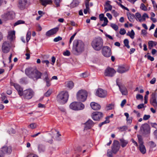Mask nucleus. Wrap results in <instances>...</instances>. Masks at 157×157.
<instances>
[{"mask_svg": "<svg viewBox=\"0 0 157 157\" xmlns=\"http://www.w3.org/2000/svg\"><path fill=\"white\" fill-rule=\"evenodd\" d=\"M84 50V43L80 40L74 41L72 52L74 54L78 55L82 53Z\"/></svg>", "mask_w": 157, "mask_h": 157, "instance_id": "nucleus-1", "label": "nucleus"}, {"mask_svg": "<svg viewBox=\"0 0 157 157\" xmlns=\"http://www.w3.org/2000/svg\"><path fill=\"white\" fill-rule=\"evenodd\" d=\"M103 41L100 37L95 38L92 41L91 45L93 48L96 51L100 50L103 47Z\"/></svg>", "mask_w": 157, "mask_h": 157, "instance_id": "nucleus-2", "label": "nucleus"}, {"mask_svg": "<svg viewBox=\"0 0 157 157\" xmlns=\"http://www.w3.org/2000/svg\"><path fill=\"white\" fill-rule=\"evenodd\" d=\"M69 94L67 91H62L60 92L57 96L56 100L60 103L64 104L67 101Z\"/></svg>", "mask_w": 157, "mask_h": 157, "instance_id": "nucleus-3", "label": "nucleus"}, {"mask_svg": "<svg viewBox=\"0 0 157 157\" xmlns=\"http://www.w3.org/2000/svg\"><path fill=\"white\" fill-rule=\"evenodd\" d=\"M87 93L86 91L81 90L77 94V98L78 100L82 102L84 101L86 99Z\"/></svg>", "mask_w": 157, "mask_h": 157, "instance_id": "nucleus-4", "label": "nucleus"}, {"mask_svg": "<svg viewBox=\"0 0 157 157\" xmlns=\"http://www.w3.org/2000/svg\"><path fill=\"white\" fill-rule=\"evenodd\" d=\"M137 137L138 140L139 146L138 149L140 152L143 154L146 153V150L145 147L144 145V142L142 136L140 135H137Z\"/></svg>", "mask_w": 157, "mask_h": 157, "instance_id": "nucleus-5", "label": "nucleus"}, {"mask_svg": "<svg viewBox=\"0 0 157 157\" xmlns=\"http://www.w3.org/2000/svg\"><path fill=\"white\" fill-rule=\"evenodd\" d=\"M70 108L73 110H78L82 109L84 108V105L80 102H74L70 105Z\"/></svg>", "mask_w": 157, "mask_h": 157, "instance_id": "nucleus-6", "label": "nucleus"}, {"mask_svg": "<svg viewBox=\"0 0 157 157\" xmlns=\"http://www.w3.org/2000/svg\"><path fill=\"white\" fill-rule=\"evenodd\" d=\"M22 94V96H23L25 99H29L32 98L34 92L31 89H29L24 90Z\"/></svg>", "mask_w": 157, "mask_h": 157, "instance_id": "nucleus-7", "label": "nucleus"}, {"mask_svg": "<svg viewBox=\"0 0 157 157\" xmlns=\"http://www.w3.org/2000/svg\"><path fill=\"white\" fill-rule=\"evenodd\" d=\"M12 147L11 146H5L0 150V157H4L6 154H10L12 152Z\"/></svg>", "mask_w": 157, "mask_h": 157, "instance_id": "nucleus-8", "label": "nucleus"}, {"mask_svg": "<svg viewBox=\"0 0 157 157\" xmlns=\"http://www.w3.org/2000/svg\"><path fill=\"white\" fill-rule=\"evenodd\" d=\"M140 131L144 135L149 134L150 133L149 125L147 123L142 124L140 128Z\"/></svg>", "mask_w": 157, "mask_h": 157, "instance_id": "nucleus-9", "label": "nucleus"}, {"mask_svg": "<svg viewBox=\"0 0 157 157\" xmlns=\"http://www.w3.org/2000/svg\"><path fill=\"white\" fill-rule=\"evenodd\" d=\"M10 42L8 41H5L2 44V51L4 53H7L10 51Z\"/></svg>", "mask_w": 157, "mask_h": 157, "instance_id": "nucleus-10", "label": "nucleus"}, {"mask_svg": "<svg viewBox=\"0 0 157 157\" xmlns=\"http://www.w3.org/2000/svg\"><path fill=\"white\" fill-rule=\"evenodd\" d=\"M36 70L32 68H28L25 70V74L29 78L33 79L35 80V78Z\"/></svg>", "mask_w": 157, "mask_h": 157, "instance_id": "nucleus-11", "label": "nucleus"}, {"mask_svg": "<svg viewBox=\"0 0 157 157\" xmlns=\"http://www.w3.org/2000/svg\"><path fill=\"white\" fill-rule=\"evenodd\" d=\"M107 92L106 90L101 88H98L96 91V95L99 97L104 98L107 96Z\"/></svg>", "mask_w": 157, "mask_h": 157, "instance_id": "nucleus-12", "label": "nucleus"}, {"mask_svg": "<svg viewBox=\"0 0 157 157\" xmlns=\"http://www.w3.org/2000/svg\"><path fill=\"white\" fill-rule=\"evenodd\" d=\"M116 71L114 69L110 67H108L105 70L104 75L105 76L113 77L116 73Z\"/></svg>", "mask_w": 157, "mask_h": 157, "instance_id": "nucleus-13", "label": "nucleus"}, {"mask_svg": "<svg viewBox=\"0 0 157 157\" xmlns=\"http://www.w3.org/2000/svg\"><path fill=\"white\" fill-rule=\"evenodd\" d=\"M15 17V13L13 11L8 12L3 16V18L4 20L7 21L9 20H11L13 19Z\"/></svg>", "mask_w": 157, "mask_h": 157, "instance_id": "nucleus-14", "label": "nucleus"}, {"mask_svg": "<svg viewBox=\"0 0 157 157\" xmlns=\"http://www.w3.org/2000/svg\"><path fill=\"white\" fill-rule=\"evenodd\" d=\"M102 53L106 57H110L111 55L110 48L108 46H104L102 48Z\"/></svg>", "mask_w": 157, "mask_h": 157, "instance_id": "nucleus-15", "label": "nucleus"}, {"mask_svg": "<svg viewBox=\"0 0 157 157\" xmlns=\"http://www.w3.org/2000/svg\"><path fill=\"white\" fill-rule=\"evenodd\" d=\"M120 147L119 141L117 140H114L112 147V150L113 152L114 153L116 154L119 150Z\"/></svg>", "mask_w": 157, "mask_h": 157, "instance_id": "nucleus-16", "label": "nucleus"}, {"mask_svg": "<svg viewBox=\"0 0 157 157\" xmlns=\"http://www.w3.org/2000/svg\"><path fill=\"white\" fill-rule=\"evenodd\" d=\"M28 0H19L18 6L21 10L25 9L27 6Z\"/></svg>", "mask_w": 157, "mask_h": 157, "instance_id": "nucleus-17", "label": "nucleus"}, {"mask_svg": "<svg viewBox=\"0 0 157 157\" xmlns=\"http://www.w3.org/2000/svg\"><path fill=\"white\" fill-rule=\"evenodd\" d=\"M129 69L128 66L124 65L120 66L118 67L117 71L120 73H123L128 71Z\"/></svg>", "mask_w": 157, "mask_h": 157, "instance_id": "nucleus-18", "label": "nucleus"}, {"mask_svg": "<svg viewBox=\"0 0 157 157\" xmlns=\"http://www.w3.org/2000/svg\"><path fill=\"white\" fill-rule=\"evenodd\" d=\"M103 114L101 112H95L93 113L92 117L95 121H98L103 117Z\"/></svg>", "mask_w": 157, "mask_h": 157, "instance_id": "nucleus-19", "label": "nucleus"}, {"mask_svg": "<svg viewBox=\"0 0 157 157\" xmlns=\"http://www.w3.org/2000/svg\"><path fill=\"white\" fill-rule=\"evenodd\" d=\"M11 85H13L18 92V94L20 96H22L23 91V88L18 84L16 83H12Z\"/></svg>", "mask_w": 157, "mask_h": 157, "instance_id": "nucleus-20", "label": "nucleus"}, {"mask_svg": "<svg viewBox=\"0 0 157 157\" xmlns=\"http://www.w3.org/2000/svg\"><path fill=\"white\" fill-rule=\"evenodd\" d=\"M43 75V76L44 77L43 80L46 82V86L48 87H49L51 85V83L47 72V71L44 72Z\"/></svg>", "mask_w": 157, "mask_h": 157, "instance_id": "nucleus-21", "label": "nucleus"}, {"mask_svg": "<svg viewBox=\"0 0 157 157\" xmlns=\"http://www.w3.org/2000/svg\"><path fill=\"white\" fill-rule=\"evenodd\" d=\"M151 104L155 108H157V102L155 94L152 93L151 94V98L150 100Z\"/></svg>", "mask_w": 157, "mask_h": 157, "instance_id": "nucleus-22", "label": "nucleus"}, {"mask_svg": "<svg viewBox=\"0 0 157 157\" xmlns=\"http://www.w3.org/2000/svg\"><path fill=\"white\" fill-rule=\"evenodd\" d=\"M117 84L119 87L120 90L123 95H126L128 94V91L126 87L124 85H120L117 81Z\"/></svg>", "mask_w": 157, "mask_h": 157, "instance_id": "nucleus-23", "label": "nucleus"}, {"mask_svg": "<svg viewBox=\"0 0 157 157\" xmlns=\"http://www.w3.org/2000/svg\"><path fill=\"white\" fill-rule=\"evenodd\" d=\"M58 28L56 27L52 29L47 31L46 33V35L47 36H49L51 35L56 34L58 31Z\"/></svg>", "mask_w": 157, "mask_h": 157, "instance_id": "nucleus-24", "label": "nucleus"}, {"mask_svg": "<svg viewBox=\"0 0 157 157\" xmlns=\"http://www.w3.org/2000/svg\"><path fill=\"white\" fill-rule=\"evenodd\" d=\"M94 124L93 121L89 119L85 123V129H89L93 126Z\"/></svg>", "mask_w": 157, "mask_h": 157, "instance_id": "nucleus-25", "label": "nucleus"}, {"mask_svg": "<svg viewBox=\"0 0 157 157\" xmlns=\"http://www.w3.org/2000/svg\"><path fill=\"white\" fill-rule=\"evenodd\" d=\"M91 108L94 110H98L101 108L100 105L97 103L92 102L90 104Z\"/></svg>", "mask_w": 157, "mask_h": 157, "instance_id": "nucleus-26", "label": "nucleus"}, {"mask_svg": "<svg viewBox=\"0 0 157 157\" xmlns=\"http://www.w3.org/2000/svg\"><path fill=\"white\" fill-rule=\"evenodd\" d=\"M121 145L122 147H125L128 144V141L127 140L122 138L119 140Z\"/></svg>", "mask_w": 157, "mask_h": 157, "instance_id": "nucleus-27", "label": "nucleus"}, {"mask_svg": "<svg viewBox=\"0 0 157 157\" xmlns=\"http://www.w3.org/2000/svg\"><path fill=\"white\" fill-rule=\"evenodd\" d=\"M15 32L14 31H10L9 33V36L8 38L10 41H12L13 40L15 36Z\"/></svg>", "mask_w": 157, "mask_h": 157, "instance_id": "nucleus-28", "label": "nucleus"}, {"mask_svg": "<svg viewBox=\"0 0 157 157\" xmlns=\"http://www.w3.org/2000/svg\"><path fill=\"white\" fill-rule=\"evenodd\" d=\"M90 0H86L85 1V6L86 9L84 10L83 12L85 14H86L87 13V11L90 10L89 7V1Z\"/></svg>", "mask_w": 157, "mask_h": 157, "instance_id": "nucleus-29", "label": "nucleus"}, {"mask_svg": "<svg viewBox=\"0 0 157 157\" xmlns=\"http://www.w3.org/2000/svg\"><path fill=\"white\" fill-rule=\"evenodd\" d=\"M40 1L42 5L44 6H46L47 4L52 3V1L51 0H40Z\"/></svg>", "mask_w": 157, "mask_h": 157, "instance_id": "nucleus-30", "label": "nucleus"}, {"mask_svg": "<svg viewBox=\"0 0 157 157\" xmlns=\"http://www.w3.org/2000/svg\"><path fill=\"white\" fill-rule=\"evenodd\" d=\"M127 15L129 21L131 22H133L135 17L134 14H131L130 13H127Z\"/></svg>", "mask_w": 157, "mask_h": 157, "instance_id": "nucleus-31", "label": "nucleus"}, {"mask_svg": "<svg viewBox=\"0 0 157 157\" xmlns=\"http://www.w3.org/2000/svg\"><path fill=\"white\" fill-rule=\"evenodd\" d=\"M35 71L36 74L35 79L36 80H37V79L41 78V75H42V73L36 70H35Z\"/></svg>", "mask_w": 157, "mask_h": 157, "instance_id": "nucleus-32", "label": "nucleus"}, {"mask_svg": "<svg viewBox=\"0 0 157 157\" xmlns=\"http://www.w3.org/2000/svg\"><path fill=\"white\" fill-rule=\"evenodd\" d=\"M74 83L71 81H69L67 82V86L70 89H72L74 86Z\"/></svg>", "mask_w": 157, "mask_h": 157, "instance_id": "nucleus-33", "label": "nucleus"}, {"mask_svg": "<svg viewBox=\"0 0 157 157\" xmlns=\"http://www.w3.org/2000/svg\"><path fill=\"white\" fill-rule=\"evenodd\" d=\"M38 149L40 152L44 151V147L43 145L41 144H39L38 145Z\"/></svg>", "mask_w": 157, "mask_h": 157, "instance_id": "nucleus-34", "label": "nucleus"}, {"mask_svg": "<svg viewBox=\"0 0 157 157\" xmlns=\"http://www.w3.org/2000/svg\"><path fill=\"white\" fill-rule=\"evenodd\" d=\"M148 46H150L153 47L154 46H155L157 44V43L156 42L153 41H149L148 42Z\"/></svg>", "mask_w": 157, "mask_h": 157, "instance_id": "nucleus-35", "label": "nucleus"}, {"mask_svg": "<svg viewBox=\"0 0 157 157\" xmlns=\"http://www.w3.org/2000/svg\"><path fill=\"white\" fill-rule=\"evenodd\" d=\"M104 21V23L101 25V26L104 27L107 25L108 21L107 18L105 17L103 19H102V21Z\"/></svg>", "mask_w": 157, "mask_h": 157, "instance_id": "nucleus-36", "label": "nucleus"}, {"mask_svg": "<svg viewBox=\"0 0 157 157\" xmlns=\"http://www.w3.org/2000/svg\"><path fill=\"white\" fill-rule=\"evenodd\" d=\"M52 92V90L50 89H49L44 94V96L46 97L49 96L51 94Z\"/></svg>", "mask_w": 157, "mask_h": 157, "instance_id": "nucleus-37", "label": "nucleus"}, {"mask_svg": "<svg viewBox=\"0 0 157 157\" xmlns=\"http://www.w3.org/2000/svg\"><path fill=\"white\" fill-rule=\"evenodd\" d=\"M135 16L140 22H141L142 21V18H141V15L139 13H136Z\"/></svg>", "mask_w": 157, "mask_h": 157, "instance_id": "nucleus-38", "label": "nucleus"}, {"mask_svg": "<svg viewBox=\"0 0 157 157\" xmlns=\"http://www.w3.org/2000/svg\"><path fill=\"white\" fill-rule=\"evenodd\" d=\"M37 127V124L35 123H33L29 125L28 127L32 129L35 128Z\"/></svg>", "mask_w": 157, "mask_h": 157, "instance_id": "nucleus-39", "label": "nucleus"}, {"mask_svg": "<svg viewBox=\"0 0 157 157\" xmlns=\"http://www.w3.org/2000/svg\"><path fill=\"white\" fill-rule=\"evenodd\" d=\"M124 46L126 47L127 48H130V46L128 45L129 41L127 39H125L124 40Z\"/></svg>", "mask_w": 157, "mask_h": 157, "instance_id": "nucleus-40", "label": "nucleus"}, {"mask_svg": "<svg viewBox=\"0 0 157 157\" xmlns=\"http://www.w3.org/2000/svg\"><path fill=\"white\" fill-rule=\"evenodd\" d=\"M31 36V32L30 31H28L26 35V41L28 42L30 39Z\"/></svg>", "mask_w": 157, "mask_h": 157, "instance_id": "nucleus-41", "label": "nucleus"}, {"mask_svg": "<svg viewBox=\"0 0 157 157\" xmlns=\"http://www.w3.org/2000/svg\"><path fill=\"white\" fill-rule=\"evenodd\" d=\"M148 144L151 148H153L156 147V145L155 143L153 141H149Z\"/></svg>", "mask_w": 157, "mask_h": 157, "instance_id": "nucleus-42", "label": "nucleus"}, {"mask_svg": "<svg viewBox=\"0 0 157 157\" xmlns=\"http://www.w3.org/2000/svg\"><path fill=\"white\" fill-rule=\"evenodd\" d=\"M25 22V21H23L21 20H18L14 24V25L15 26L20 24H24Z\"/></svg>", "mask_w": 157, "mask_h": 157, "instance_id": "nucleus-43", "label": "nucleus"}, {"mask_svg": "<svg viewBox=\"0 0 157 157\" xmlns=\"http://www.w3.org/2000/svg\"><path fill=\"white\" fill-rule=\"evenodd\" d=\"M78 4V2L75 1H73L70 5L71 7H74L77 6Z\"/></svg>", "mask_w": 157, "mask_h": 157, "instance_id": "nucleus-44", "label": "nucleus"}, {"mask_svg": "<svg viewBox=\"0 0 157 157\" xmlns=\"http://www.w3.org/2000/svg\"><path fill=\"white\" fill-rule=\"evenodd\" d=\"M111 26L115 30H117L118 27L116 24H111Z\"/></svg>", "mask_w": 157, "mask_h": 157, "instance_id": "nucleus-45", "label": "nucleus"}, {"mask_svg": "<svg viewBox=\"0 0 157 157\" xmlns=\"http://www.w3.org/2000/svg\"><path fill=\"white\" fill-rule=\"evenodd\" d=\"M107 6V7H106L105 8V12H106L109 10H111L112 9V6L111 5H110L109 6Z\"/></svg>", "mask_w": 157, "mask_h": 157, "instance_id": "nucleus-46", "label": "nucleus"}, {"mask_svg": "<svg viewBox=\"0 0 157 157\" xmlns=\"http://www.w3.org/2000/svg\"><path fill=\"white\" fill-rule=\"evenodd\" d=\"M114 105L113 104H109L107 106L108 110H111L114 108Z\"/></svg>", "mask_w": 157, "mask_h": 157, "instance_id": "nucleus-47", "label": "nucleus"}, {"mask_svg": "<svg viewBox=\"0 0 157 157\" xmlns=\"http://www.w3.org/2000/svg\"><path fill=\"white\" fill-rule=\"evenodd\" d=\"M140 8L143 10L146 11L147 10V8L143 3H141V4Z\"/></svg>", "mask_w": 157, "mask_h": 157, "instance_id": "nucleus-48", "label": "nucleus"}, {"mask_svg": "<svg viewBox=\"0 0 157 157\" xmlns=\"http://www.w3.org/2000/svg\"><path fill=\"white\" fill-rule=\"evenodd\" d=\"M62 40V38L59 36H58L54 39V41L55 42H57Z\"/></svg>", "mask_w": 157, "mask_h": 157, "instance_id": "nucleus-49", "label": "nucleus"}, {"mask_svg": "<svg viewBox=\"0 0 157 157\" xmlns=\"http://www.w3.org/2000/svg\"><path fill=\"white\" fill-rule=\"evenodd\" d=\"M135 35L134 32L133 30H132L129 35L130 37L132 39H133L134 38V36Z\"/></svg>", "mask_w": 157, "mask_h": 157, "instance_id": "nucleus-50", "label": "nucleus"}, {"mask_svg": "<svg viewBox=\"0 0 157 157\" xmlns=\"http://www.w3.org/2000/svg\"><path fill=\"white\" fill-rule=\"evenodd\" d=\"M112 152V151H111L109 150L108 151L107 155L108 157H113Z\"/></svg>", "mask_w": 157, "mask_h": 157, "instance_id": "nucleus-51", "label": "nucleus"}, {"mask_svg": "<svg viewBox=\"0 0 157 157\" xmlns=\"http://www.w3.org/2000/svg\"><path fill=\"white\" fill-rule=\"evenodd\" d=\"M136 98L137 99H141V100H143V97L142 95L140 94H138L136 96Z\"/></svg>", "mask_w": 157, "mask_h": 157, "instance_id": "nucleus-52", "label": "nucleus"}, {"mask_svg": "<svg viewBox=\"0 0 157 157\" xmlns=\"http://www.w3.org/2000/svg\"><path fill=\"white\" fill-rule=\"evenodd\" d=\"M119 33L123 35L125 34L126 31L124 29H121Z\"/></svg>", "mask_w": 157, "mask_h": 157, "instance_id": "nucleus-53", "label": "nucleus"}, {"mask_svg": "<svg viewBox=\"0 0 157 157\" xmlns=\"http://www.w3.org/2000/svg\"><path fill=\"white\" fill-rule=\"evenodd\" d=\"M147 17V18H149V17L148 15L146 13H144L143 15L142 18V20H143V21H145V18Z\"/></svg>", "mask_w": 157, "mask_h": 157, "instance_id": "nucleus-54", "label": "nucleus"}, {"mask_svg": "<svg viewBox=\"0 0 157 157\" xmlns=\"http://www.w3.org/2000/svg\"><path fill=\"white\" fill-rule=\"evenodd\" d=\"M150 117V115H144L143 117V120H148Z\"/></svg>", "mask_w": 157, "mask_h": 157, "instance_id": "nucleus-55", "label": "nucleus"}, {"mask_svg": "<svg viewBox=\"0 0 157 157\" xmlns=\"http://www.w3.org/2000/svg\"><path fill=\"white\" fill-rule=\"evenodd\" d=\"M112 13L113 14V15L115 17H117L119 15L118 13H117V12H116L114 10H112Z\"/></svg>", "mask_w": 157, "mask_h": 157, "instance_id": "nucleus-56", "label": "nucleus"}, {"mask_svg": "<svg viewBox=\"0 0 157 157\" xmlns=\"http://www.w3.org/2000/svg\"><path fill=\"white\" fill-rule=\"evenodd\" d=\"M63 54L64 56H68L70 55V52L69 51L67 50L66 51L64 52L63 53Z\"/></svg>", "mask_w": 157, "mask_h": 157, "instance_id": "nucleus-57", "label": "nucleus"}, {"mask_svg": "<svg viewBox=\"0 0 157 157\" xmlns=\"http://www.w3.org/2000/svg\"><path fill=\"white\" fill-rule=\"evenodd\" d=\"M42 63H45L47 65V67H48V65L49 63V62L48 60H44L42 61Z\"/></svg>", "mask_w": 157, "mask_h": 157, "instance_id": "nucleus-58", "label": "nucleus"}, {"mask_svg": "<svg viewBox=\"0 0 157 157\" xmlns=\"http://www.w3.org/2000/svg\"><path fill=\"white\" fill-rule=\"evenodd\" d=\"M1 98L2 101L4 100L6 98V94L4 93H2L1 94Z\"/></svg>", "mask_w": 157, "mask_h": 157, "instance_id": "nucleus-59", "label": "nucleus"}, {"mask_svg": "<svg viewBox=\"0 0 157 157\" xmlns=\"http://www.w3.org/2000/svg\"><path fill=\"white\" fill-rule=\"evenodd\" d=\"M60 0H54V2L56 4V6L58 7L59 6V2Z\"/></svg>", "mask_w": 157, "mask_h": 157, "instance_id": "nucleus-60", "label": "nucleus"}, {"mask_svg": "<svg viewBox=\"0 0 157 157\" xmlns=\"http://www.w3.org/2000/svg\"><path fill=\"white\" fill-rule=\"evenodd\" d=\"M104 14L101 13L99 15V18L101 21H102V19L104 17Z\"/></svg>", "mask_w": 157, "mask_h": 157, "instance_id": "nucleus-61", "label": "nucleus"}, {"mask_svg": "<svg viewBox=\"0 0 157 157\" xmlns=\"http://www.w3.org/2000/svg\"><path fill=\"white\" fill-rule=\"evenodd\" d=\"M119 129H121V131H123L125 130H126L127 129V127L126 126H124L122 127H120L119 128Z\"/></svg>", "mask_w": 157, "mask_h": 157, "instance_id": "nucleus-62", "label": "nucleus"}, {"mask_svg": "<svg viewBox=\"0 0 157 157\" xmlns=\"http://www.w3.org/2000/svg\"><path fill=\"white\" fill-rule=\"evenodd\" d=\"M156 82V78H153L151 80L150 82V83L151 84H154Z\"/></svg>", "mask_w": 157, "mask_h": 157, "instance_id": "nucleus-63", "label": "nucleus"}, {"mask_svg": "<svg viewBox=\"0 0 157 157\" xmlns=\"http://www.w3.org/2000/svg\"><path fill=\"white\" fill-rule=\"evenodd\" d=\"M27 157H38V156L34 154H30Z\"/></svg>", "mask_w": 157, "mask_h": 157, "instance_id": "nucleus-64", "label": "nucleus"}]
</instances>
